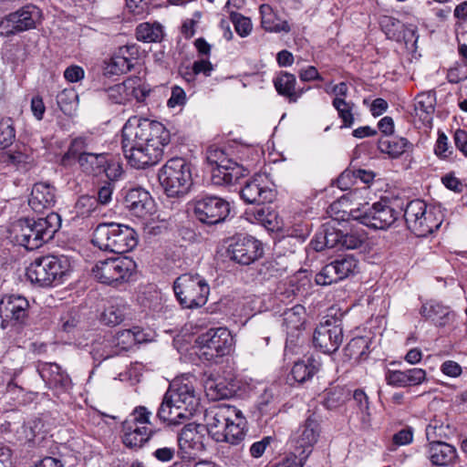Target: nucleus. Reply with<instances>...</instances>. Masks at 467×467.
I'll use <instances>...</instances> for the list:
<instances>
[{"mask_svg":"<svg viewBox=\"0 0 467 467\" xmlns=\"http://www.w3.org/2000/svg\"><path fill=\"white\" fill-rule=\"evenodd\" d=\"M40 421L33 420L23 424L17 430L18 440L21 442H32L34 441L36 433L39 431Z\"/></svg>","mask_w":467,"mask_h":467,"instance_id":"obj_52","label":"nucleus"},{"mask_svg":"<svg viewBox=\"0 0 467 467\" xmlns=\"http://www.w3.org/2000/svg\"><path fill=\"white\" fill-rule=\"evenodd\" d=\"M206 160L210 165H214L212 182L216 185L235 183L248 173L246 169L228 158L224 150L216 145L207 148Z\"/></svg>","mask_w":467,"mask_h":467,"instance_id":"obj_7","label":"nucleus"},{"mask_svg":"<svg viewBox=\"0 0 467 467\" xmlns=\"http://www.w3.org/2000/svg\"><path fill=\"white\" fill-rule=\"evenodd\" d=\"M358 264V260L351 254L339 256L333 262L326 265L316 275V283L319 285H328L343 280L357 271Z\"/></svg>","mask_w":467,"mask_h":467,"instance_id":"obj_16","label":"nucleus"},{"mask_svg":"<svg viewBox=\"0 0 467 467\" xmlns=\"http://www.w3.org/2000/svg\"><path fill=\"white\" fill-rule=\"evenodd\" d=\"M123 204L131 214L145 219L155 210V202L149 192L141 188H133L124 194Z\"/></svg>","mask_w":467,"mask_h":467,"instance_id":"obj_21","label":"nucleus"},{"mask_svg":"<svg viewBox=\"0 0 467 467\" xmlns=\"http://www.w3.org/2000/svg\"><path fill=\"white\" fill-rule=\"evenodd\" d=\"M428 458L432 465L450 467L459 459L456 448L443 441H435L427 446Z\"/></svg>","mask_w":467,"mask_h":467,"instance_id":"obj_23","label":"nucleus"},{"mask_svg":"<svg viewBox=\"0 0 467 467\" xmlns=\"http://www.w3.org/2000/svg\"><path fill=\"white\" fill-rule=\"evenodd\" d=\"M71 272V262L64 254H47L36 258L27 270L29 280L42 287L57 286L65 282Z\"/></svg>","mask_w":467,"mask_h":467,"instance_id":"obj_3","label":"nucleus"},{"mask_svg":"<svg viewBox=\"0 0 467 467\" xmlns=\"http://www.w3.org/2000/svg\"><path fill=\"white\" fill-rule=\"evenodd\" d=\"M307 458L306 454H300L294 451L287 455L283 461L276 463L275 467H303Z\"/></svg>","mask_w":467,"mask_h":467,"instance_id":"obj_58","label":"nucleus"},{"mask_svg":"<svg viewBox=\"0 0 467 467\" xmlns=\"http://www.w3.org/2000/svg\"><path fill=\"white\" fill-rule=\"evenodd\" d=\"M332 106L342 121L340 128H351L355 122L353 112L356 107L355 103L353 101H347V99H333Z\"/></svg>","mask_w":467,"mask_h":467,"instance_id":"obj_44","label":"nucleus"},{"mask_svg":"<svg viewBox=\"0 0 467 467\" xmlns=\"http://www.w3.org/2000/svg\"><path fill=\"white\" fill-rule=\"evenodd\" d=\"M204 430L203 424L195 422L186 424L178 436L180 450L184 451L185 453L188 450H201L202 448L201 435Z\"/></svg>","mask_w":467,"mask_h":467,"instance_id":"obj_28","label":"nucleus"},{"mask_svg":"<svg viewBox=\"0 0 467 467\" xmlns=\"http://www.w3.org/2000/svg\"><path fill=\"white\" fill-rule=\"evenodd\" d=\"M366 239L363 233H347L341 232V246L346 249H357L362 245Z\"/></svg>","mask_w":467,"mask_h":467,"instance_id":"obj_55","label":"nucleus"},{"mask_svg":"<svg viewBox=\"0 0 467 467\" xmlns=\"http://www.w3.org/2000/svg\"><path fill=\"white\" fill-rule=\"evenodd\" d=\"M320 431L319 416L316 413H311L291 436L294 451L302 455L306 454V458H308L312 452L313 446L318 440Z\"/></svg>","mask_w":467,"mask_h":467,"instance_id":"obj_15","label":"nucleus"},{"mask_svg":"<svg viewBox=\"0 0 467 467\" xmlns=\"http://www.w3.org/2000/svg\"><path fill=\"white\" fill-rule=\"evenodd\" d=\"M227 253L235 263L248 265L263 255L264 249L262 244L252 236H237L229 245Z\"/></svg>","mask_w":467,"mask_h":467,"instance_id":"obj_20","label":"nucleus"},{"mask_svg":"<svg viewBox=\"0 0 467 467\" xmlns=\"http://www.w3.org/2000/svg\"><path fill=\"white\" fill-rule=\"evenodd\" d=\"M138 245V234L135 229L119 223V254L132 251Z\"/></svg>","mask_w":467,"mask_h":467,"instance_id":"obj_45","label":"nucleus"},{"mask_svg":"<svg viewBox=\"0 0 467 467\" xmlns=\"http://www.w3.org/2000/svg\"><path fill=\"white\" fill-rule=\"evenodd\" d=\"M277 93L285 99L288 102L296 103L303 94V89L296 90V78L294 74L281 71L273 80Z\"/></svg>","mask_w":467,"mask_h":467,"instance_id":"obj_30","label":"nucleus"},{"mask_svg":"<svg viewBox=\"0 0 467 467\" xmlns=\"http://www.w3.org/2000/svg\"><path fill=\"white\" fill-rule=\"evenodd\" d=\"M30 304L18 294H5L0 299V318L3 329L21 328L28 325Z\"/></svg>","mask_w":467,"mask_h":467,"instance_id":"obj_11","label":"nucleus"},{"mask_svg":"<svg viewBox=\"0 0 467 467\" xmlns=\"http://www.w3.org/2000/svg\"><path fill=\"white\" fill-rule=\"evenodd\" d=\"M344 338L343 328L336 319L321 322L313 334V344L316 348L325 354L335 353L341 346Z\"/></svg>","mask_w":467,"mask_h":467,"instance_id":"obj_14","label":"nucleus"},{"mask_svg":"<svg viewBox=\"0 0 467 467\" xmlns=\"http://www.w3.org/2000/svg\"><path fill=\"white\" fill-rule=\"evenodd\" d=\"M230 17L234 26L235 31L240 36L244 37L251 33L253 25L249 17L235 12H231Z\"/></svg>","mask_w":467,"mask_h":467,"instance_id":"obj_48","label":"nucleus"},{"mask_svg":"<svg viewBox=\"0 0 467 467\" xmlns=\"http://www.w3.org/2000/svg\"><path fill=\"white\" fill-rule=\"evenodd\" d=\"M56 202L55 188L46 182H37L33 186L28 204L36 213L50 209Z\"/></svg>","mask_w":467,"mask_h":467,"instance_id":"obj_26","label":"nucleus"},{"mask_svg":"<svg viewBox=\"0 0 467 467\" xmlns=\"http://www.w3.org/2000/svg\"><path fill=\"white\" fill-rule=\"evenodd\" d=\"M97 206V200L93 197L83 196L77 203L78 213L86 216L89 214Z\"/></svg>","mask_w":467,"mask_h":467,"instance_id":"obj_62","label":"nucleus"},{"mask_svg":"<svg viewBox=\"0 0 467 467\" xmlns=\"http://www.w3.org/2000/svg\"><path fill=\"white\" fill-rule=\"evenodd\" d=\"M241 198L247 203L263 204L271 202L275 198V192L263 184L261 178L248 181L240 192Z\"/></svg>","mask_w":467,"mask_h":467,"instance_id":"obj_24","label":"nucleus"},{"mask_svg":"<svg viewBox=\"0 0 467 467\" xmlns=\"http://www.w3.org/2000/svg\"><path fill=\"white\" fill-rule=\"evenodd\" d=\"M411 147V143L405 138L382 137L378 141L380 152L388 154L390 158H398Z\"/></svg>","mask_w":467,"mask_h":467,"instance_id":"obj_37","label":"nucleus"},{"mask_svg":"<svg viewBox=\"0 0 467 467\" xmlns=\"http://www.w3.org/2000/svg\"><path fill=\"white\" fill-rule=\"evenodd\" d=\"M448 428L449 425L444 426L443 424H438L437 421L431 422L426 427V438L429 443H431L435 441H441V439L447 438L445 430Z\"/></svg>","mask_w":467,"mask_h":467,"instance_id":"obj_57","label":"nucleus"},{"mask_svg":"<svg viewBox=\"0 0 467 467\" xmlns=\"http://www.w3.org/2000/svg\"><path fill=\"white\" fill-rule=\"evenodd\" d=\"M320 367V361L314 357H310L306 360L296 362L292 367L290 375L295 381L304 383L311 379L318 372Z\"/></svg>","mask_w":467,"mask_h":467,"instance_id":"obj_34","label":"nucleus"},{"mask_svg":"<svg viewBox=\"0 0 467 467\" xmlns=\"http://www.w3.org/2000/svg\"><path fill=\"white\" fill-rule=\"evenodd\" d=\"M78 100V96L75 89H64L57 97V104L62 111H67L71 106L77 105Z\"/></svg>","mask_w":467,"mask_h":467,"instance_id":"obj_54","label":"nucleus"},{"mask_svg":"<svg viewBox=\"0 0 467 467\" xmlns=\"http://www.w3.org/2000/svg\"><path fill=\"white\" fill-rule=\"evenodd\" d=\"M385 379L387 384L396 388L417 386L426 379V372L422 368H413L407 370H389Z\"/></svg>","mask_w":467,"mask_h":467,"instance_id":"obj_25","label":"nucleus"},{"mask_svg":"<svg viewBox=\"0 0 467 467\" xmlns=\"http://www.w3.org/2000/svg\"><path fill=\"white\" fill-rule=\"evenodd\" d=\"M345 400L344 391L340 388H331L324 394L323 404L328 410H333L341 405Z\"/></svg>","mask_w":467,"mask_h":467,"instance_id":"obj_51","label":"nucleus"},{"mask_svg":"<svg viewBox=\"0 0 467 467\" xmlns=\"http://www.w3.org/2000/svg\"><path fill=\"white\" fill-rule=\"evenodd\" d=\"M196 342L202 349L210 350L203 351V355L213 357H223L232 350L234 338L229 330L223 327L211 328L205 333L201 334Z\"/></svg>","mask_w":467,"mask_h":467,"instance_id":"obj_19","label":"nucleus"},{"mask_svg":"<svg viewBox=\"0 0 467 467\" xmlns=\"http://www.w3.org/2000/svg\"><path fill=\"white\" fill-rule=\"evenodd\" d=\"M144 341V334L139 327L119 331V354L129 351Z\"/></svg>","mask_w":467,"mask_h":467,"instance_id":"obj_43","label":"nucleus"},{"mask_svg":"<svg viewBox=\"0 0 467 467\" xmlns=\"http://www.w3.org/2000/svg\"><path fill=\"white\" fill-rule=\"evenodd\" d=\"M121 149L128 163L135 169H144L160 161L154 155L155 152L146 150L145 146L139 143L136 137H127L125 126L121 130Z\"/></svg>","mask_w":467,"mask_h":467,"instance_id":"obj_17","label":"nucleus"},{"mask_svg":"<svg viewBox=\"0 0 467 467\" xmlns=\"http://www.w3.org/2000/svg\"><path fill=\"white\" fill-rule=\"evenodd\" d=\"M150 415L151 412L146 407L139 406L121 422L122 442L126 447L137 450L156 433L145 425L150 424Z\"/></svg>","mask_w":467,"mask_h":467,"instance_id":"obj_9","label":"nucleus"},{"mask_svg":"<svg viewBox=\"0 0 467 467\" xmlns=\"http://www.w3.org/2000/svg\"><path fill=\"white\" fill-rule=\"evenodd\" d=\"M262 27L271 33H289L291 26L286 20L281 19L278 14L268 4L259 6Z\"/></svg>","mask_w":467,"mask_h":467,"instance_id":"obj_29","label":"nucleus"},{"mask_svg":"<svg viewBox=\"0 0 467 467\" xmlns=\"http://www.w3.org/2000/svg\"><path fill=\"white\" fill-rule=\"evenodd\" d=\"M137 277V265L127 255L119 254V284L134 281Z\"/></svg>","mask_w":467,"mask_h":467,"instance_id":"obj_47","label":"nucleus"},{"mask_svg":"<svg viewBox=\"0 0 467 467\" xmlns=\"http://www.w3.org/2000/svg\"><path fill=\"white\" fill-rule=\"evenodd\" d=\"M436 99L431 93H420L415 97V114L424 124H431L435 110Z\"/></svg>","mask_w":467,"mask_h":467,"instance_id":"obj_36","label":"nucleus"},{"mask_svg":"<svg viewBox=\"0 0 467 467\" xmlns=\"http://www.w3.org/2000/svg\"><path fill=\"white\" fill-rule=\"evenodd\" d=\"M438 214L440 212L428 209L427 204L419 199L410 201L404 210L407 227L418 237H426L441 227L442 220Z\"/></svg>","mask_w":467,"mask_h":467,"instance_id":"obj_8","label":"nucleus"},{"mask_svg":"<svg viewBox=\"0 0 467 467\" xmlns=\"http://www.w3.org/2000/svg\"><path fill=\"white\" fill-rule=\"evenodd\" d=\"M305 322L306 308L302 305H296L283 313V327L288 336H296L304 327Z\"/></svg>","mask_w":467,"mask_h":467,"instance_id":"obj_32","label":"nucleus"},{"mask_svg":"<svg viewBox=\"0 0 467 467\" xmlns=\"http://www.w3.org/2000/svg\"><path fill=\"white\" fill-rule=\"evenodd\" d=\"M78 161L85 172L97 174L105 171L107 160L104 154L84 152L78 156Z\"/></svg>","mask_w":467,"mask_h":467,"instance_id":"obj_41","label":"nucleus"},{"mask_svg":"<svg viewBox=\"0 0 467 467\" xmlns=\"http://www.w3.org/2000/svg\"><path fill=\"white\" fill-rule=\"evenodd\" d=\"M43 13L39 7L29 4L5 16L0 22V33L11 36L36 28L41 24Z\"/></svg>","mask_w":467,"mask_h":467,"instance_id":"obj_12","label":"nucleus"},{"mask_svg":"<svg viewBox=\"0 0 467 467\" xmlns=\"http://www.w3.org/2000/svg\"><path fill=\"white\" fill-rule=\"evenodd\" d=\"M158 179L169 197L183 196L192 184L191 163L183 158H171L160 169Z\"/></svg>","mask_w":467,"mask_h":467,"instance_id":"obj_5","label":"nucleus"},{"mask_svg":"<svg viewBox=\"0 0 467 467\" xmlns=\"http://www.w3.org/2000/svg\"><path fill=\"white\" fill-rule=\"evenodd\" d=\"M164 36L163 26L158 22H144L136 27V38L145 43L161 42Z\"/></svg>","mask_w":467,"mask_h":467,"instance_id":"obj_39","label":"nucleus"},{"mask_svg":"<svg viewBox=\"0 0 467 467\" xmlns=\"http://www.w3.org/2000/svg\"><path fill=\"white\" fill-rule=\"evenodd\" d=\"M234 406L230 404H219L205 412V430L216 442H223L225 438L228 423L233 417L235 418Z\"/></svg>","mask_w":467,"mask_h":467,"instance_id":"obj_18","label":"nucleus"},{"mask_svg":"<svg viewBox=\"0 0 467 467\" xmlns=\"http://www.w3.org/2000/svg\"><path fill=\"white\" fill-rule=\"evenodd\" d=\"M60 225L61 219L57 213H49L37 220L21 218L12 223L10 237L16 244L35 250L51 240Z\"/></svg>","mask_w":467,"mask_h":467,"instance_id":"obj_2","label":"nucleus"},{"mask_svg":"<svg viewBox=\"0 0 467 467\" xmlns=\"http://www.w3.org/2000/svg\"><path fill=\"white\" fill-rule=\"evenodd\" d=\"M173 291L183 308L195 309L206 304L210 286L200 275L187 273L176 278Z\"/></svg>","mask_w":467,"mask_h":467,"instance_id":"obj_6","label":"nucleus"},{"mask_svg":"<svg viewBox=\"0 0 467 467\" xmlns=\"http://www.w3.org/2000/svg\"><path fill=\"white\" fill-rule=\"evenodd\" d=\"M420 313L423 317L431 320L439 327L448 325L453 317V313L448 306L435 300L424 303L420 307Z\"/></svg>","mask_w":467,"mask_h":467,"instance_id":"obj_27","label":"nucleus"},{"mask_svg":"<svg viewBox=\"0 0 467 467\" xmlns=\"http://www.w3.org/2000/svg\"><path fill=\"white\" fill-rule=\"evenodd\" d=\"M114 225V223L99 224L95 233L93 234L92 244L95 246H98L100 250L109 251L115 254V247L117 245V233L109 230V227Z\"/></svg>","mask_w":467,"mask_h":467,"instance_id":"obj_35","label":"nucleus"},{"mask_svg":"<svg viewBox=\"0 0 467 467\" xmlns=\"http://www.w3.org/2000/svg\"><path fill=\"white\" fill-rule=\"evenodd\" d=\"M127 137H136L139 143L145 146V150L155 152L154 155L161 161L163 157V149L171 141V133L166 127L156 120L140 119L130 117L124 125Z\"/></svg>","mask_w":467,"mask_h":467,"instance_id":"obj_4","label":"nucleus"},{"mask_svg":"<svg viewBox=\"0 0 467 467\" xmlns=\"http://www.w3.org/2000/svg\"><path fill=\"white\" fill-rule=\"evenodd\" d=\"M86 148V140L83 138H76L74 139L67 151L63 155L61 159V163L64 166L70 165L71 160L78 158L82 153V150Z\"/></svg>","mask_w":467,"mask_h":467,"instance_id":"obj_49","label":"nucleus"},{"mask_svg":"<svg viewBox=\"0 0 467 467\" xmlns=\"http://www.w3.org/2000/svg\"><path fill=\"white\" fill-rule=\"evenodd\" d=\"M206 394L212 400H223L233 397L235 393L234 385L224 379L209 380L205 386Z\"/></svg>","mask_w":467,"mask_h":467,"instance_id":"obj_42","label":"nucleus"},{"mask_svg":"<svg viewBox=\"0 0 467 467\" xmlns=\"http://www.w3.org/2000/svg\"><path fill=\"white\" fill-rule=\"evenodd\" d=\"M319 238H323L325 240V245H327V248H334L338 244L341 245V231H338L334 227H324L319 231Z\"/></svg>","mask_w":467,"mask_h":467,"instance_id":"obj_53","label":"nucleus"},{"mask_svg":"<svg viewBox=\"0 0 467 467\" xmlns=\"http://www.w3.org/2000/svg\"><path fill=\"white\" fill-rule=\"evenodd\" d=\"M245 214L247 219L251 222H256L262 224L271 222V220L268 219L269 213H267V210L264 206H260V204L249 211H246Z\"/></svg>","mask_w":467,"mask_h":467,"instance_id":"obj_60","label":"nucleus"},{"mask_svg":"<svg viewBox=\"0 0 467 467\" xmlns=\"http://www.w3.org/2000/svg\"><path fill=\"white\" fill-rule=\"evenodd\" d=\"M60 321L64 331L72 332L81 322L80 313L78 309H72L62 316Z\"/></svg>","mask_w":467,"mask_h":467,"instance_id":"obj_56","label":"nucleus"},{"mask_svg":"<svg viewBox=\"0 0 467 467\" xmlns=\"http://www.w3.org/2000/svg\"><path fill=\"white\" fill-rule=\"evenodd\" d=\"M195 381L193 376H182L171 382L157 411L160 420L178 425L193 416L201 401Z\"/></svg>","mask_w":467,"mask_h":467,"instance_id":"obj_1","label":"nucleus"},{"mask_svg":"<svg viewBox=\"0 0 467 467\" xmlns=\"http://www.w3.org/2000/svg\"><path fill=\"white\" fill-rule=\"evenodd\" d=\"M139 57V47L136 44L119 47V71L127 73L134 67V60Z\"/></svg>","mask_w":467,"mask_h":467,"instance_id":"obj_46","label":"nucleus"},{"mask_svg":"<svg viewBox=\"0 0 467 467\" xmlns=\"http://www.w3.org/2000/svg\"><path fill=\"white\" fill-rule=\"evenodd\" d=\"M213 69V65L208 59H200L194 61L192 65V73H189V75L191 76L192 78L201 73L208 77L211 75Z\"/></svg>","mask_w":467,"mask_h":467,"instance_id":"obj_63","label":"nucleus"},{"mask_svg":"<svg viewBox=\"0 0 467 467\" xmlns=\"http://www.w3.org/2000/svg\"><path fill=\"white\" fill-rule=\"evenodd\" d=\"M234 414H235V418L233 417L231 422L228 423L227 431L224 432L225 438L223 439V442L237 445L245 438L247 421L242 410L235 406Z\"/></svg>","mask_w":467,"mask_h":467,"instance_id":"obj_31","label":"nucleus"},{"mask_svg":"<svg viewBox=\"0 0 467 467\" xmlns=\"http://www.w3.org/2000/svg\"><path fill=\"white\" fill-rule=\"evenodd\" d=\"M117 57L111 54L105 57L101 62L102 76L106 78H110L117 74Z\"/></svg>","mask_w":467,"mask_h":467,"instance_id":"obj_61","label":"nucleus"},{"mask_svg":"<svg viewBox=\"0 0 467 467\" xmlns=\"http://www.w3.org/2000/svg\"><path fill=\"white\" fill-rule=\"evenodd\" d=\"M119 89H123L126 92L127 99L134 98L137 102L144 101L150 91V89L144 86L142 78L138 76H132L123 80L121 85H119Z\"/></svg>","mask_w":467,"mask_h":467,"instance_id":"obj_38","label":"nucleus"},{"mask_svg":"<svg viewBox=\"0 0 467 467\" xmlns=\"http://www.w3.org/2000/svg\"><path fill=\"white\" fill-rule=\"evenodd\" d=\"M92 273L99 283L115 286L117 285V258L109 257L99 261L92 268Z\"/></svg>","mask_w":467,"mask_h":467,"instance_id":"obj_33","label":"nucleus"},{"mask_svg":"<svg viewBox=\"0 0 467 467\" xmlns=\"http://www.w3.org/2000/svg\"><path fill=\"white\" fill-rule=\"evenodd\" d=\"M356 183L352 169L345 170L337 179V185L342 191L348 190Z\"/></svg>","mask_w":467,"mask_h":467,"instance_id":"obj_64","label":"nucleus"},{"mask_svg":"<svg viewBox=\"0 0 467 467\" xmlns=\"http://www.w3.org/2000/svg\"><path fill=\"white\" fill-rule=\"evenodd\" d=\"M16 137V131L10 119L0 120V148L9 147Z\"/></svg>","mask_w":467,"mask_h":467,"instance_id":"obj_50","label":"nucleus"},{"mask_svg":"<svg viewBox=\"0 0 467 467\" xmlns=\"http://www.w3.org/2000/svg\"><path fill=\"white\" fill-rule=\"evenodd\" d=\"M187 97L186 93L182 88L180 86H172L171 97L167 101V106L169 108L181 107L186 104Z\"/></svg>","mask_w":467,"mask_h":467,"instance_id":"obj_59","label":"nucleus"},{"mask_svg":"<svg viewBox=\"0 0 467 467\" xmlns=\"http://www.w3.org/2000/svg\"><path fill=\"white\" fill-rule=\"evenodd\" d=\"M368 348V339L367 337H354L344 348V357L348 360L358 362L367 358Z\"/></svg>","mask_w":467,"mask_h":467,"instance_id":"obj_40","label":"nucleus"},{"mask_svg":"<svg viewBox=\"0 0 467 467\" xmlns=\"http://www.w3.org/2000/svg\"><path fill=\"white\" fill-rule=\"evenodd\" d=\"M348 215L371 229L386 230L397 221L399 212L391 207L388 202L380 201L372 205L365 203L360 207L351 209Z\"/></svg>","mask_w":467,"mask_h":467,"instance_id":"obj_10","label":"nucleus"},{"mask_svg":"<svg viewBox=\"0 0 467 467\" xmlns=\"http://www.w3.org/2000/svg\"><path fill=\"white\" fill-rule=\"evenodd\" d=\"M36 369L49 389L65 392L70 388L71 379L58 364L38 361Z\"/></svg>","mask_w":467,"mask_h":467,"instance_id":"obj_22","label":"nucleus"},{"mask_svg":"<svg viewBox=\"0 0 467 467\" xmlns=\"http://www.w3.org/2000/svg\"><path fill=\"white\" fill-rule=\"evenodd\" d=\"M231 212L230 203L215 195H207L196 199L193 203L195 218L202 223L213 225L223 223Z\"/></svg>","mask_w":467,"mask_h":467,"instance_id":"obj_13","label":"nucleus"}]
</instances>
